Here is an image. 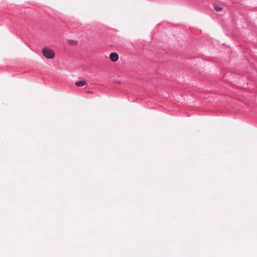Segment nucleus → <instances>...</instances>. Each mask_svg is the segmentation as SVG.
Segmentation results:
<instances>
[{"mask_svg": "<svg viewBox=\"0 0 257 257\" xmlns=\"http://www.w3.org/2000/svg\"><path fill=\"white\" fill-rule=\"evenodd\" d=\"M42 52L44 56L47 59H52L55 57V53L53 50L45 48L42 49Z\"/></svg>", "mask_w": 257, "mask_h": 257, "instance_id": "obj_1", "label": "nucleus"}, {"mask_svg": "<svg viewBox=\"0 0 257 257\" xmlns=\"http://www.w3.org/2000/svg\"><path fill=\"white\" fill-rule=\"evenodd\" d=\"M109 58L111 61L115 62L118 60V55L117 53L113 52L110 53Z\"/></svg>", "mask_w": 257, "mask_h": 257, "instance_id": "obj_2", "label": "nucleus"}, {"mask_svg": "<svg viewBox=\"0 0 257 257\" xmlns=\"http://www.w3.org/2000/svg\"><path fill=\"white\" fill-rule=\"evenodd\" d=\"M76 85H77L78 86H83L85 84H86V81L84 80H79L77 81L75 83Z\"/></svg>", "mask_w": 257, "mask_h": 257, "instance_id": "obj_3", "label": "nucleus"}, {"mask_svg": "<svg viewBox=\"0 0 257 257\" xmlns=\"http://www.w3.org/2000/svg\"><path fill=\"white\" fill-rule=\"evenodd\" d=\"M214 9L217 11V12H219V11H221L222 10V8L219 6H214Z\"/></svg>", "mask_w": 257, "mask_h": 257, "instance_id": "obj_4", "label": "nucleus"}]
</instances>
